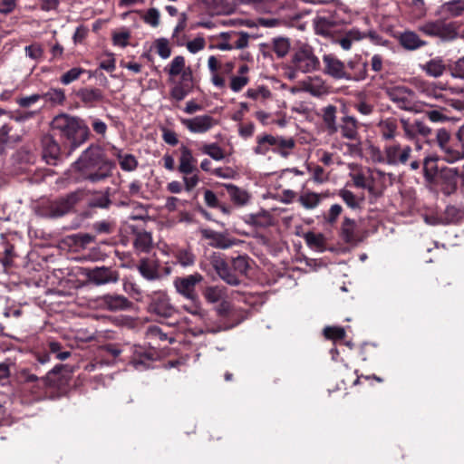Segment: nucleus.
<instances>
[{
  "instance_id": "f257e3e1",
  "label": "nucleus",
  "mask_w": 464,
  "mask_h": 464,
  "mask_svg": "<svg viewBox=\"0 0 464 464\" xmlns=\"http://www.w3.org/2000/svg\"><path fill=\"white\" fill-rule=\"evenodd\" d=\"M114 163L107 160L99 146H89L73 163L72 169L79 172L78 179L97 182L107 178Z\"/></svg>"
},
{
  "instance_id": "f03ea898",
  "label": "nucleus",
  "mask_w": 464,
  "mask_h": 464,
  "mask_svg": "<svg viewBox=\"0 0 464 464\" xmlns=\"http://www.w3.org/2000/svg\"><path fill=\"white\" fill-rule=\"evenodd\" d=\"M52 128L59 131L61 137L70 147L69 153L83 144L90 136L89 127L82 119L65 113L59 114L53 119Z\"/></svg>"
},
{
  "instance_id": "7ed1b4c3",
  "label": "nucleus",
  "mask_w": 464,
  "mask_h": 464,
  "mask_svg": "<svg viewBox=\"0 0 464 464\" xmlns=\"http://www.w3.org/2000/svg\"><path fill=\"white\" fill-rule=\"evenodd\" d=\"M290 64V70L286 74L291 80L295 78L296 72L309 73L320 68V61L314 54V48L301 42L293 50Z\"/></svg>"
},
{
  "instance_id": "20e7f679",
  "label": "nucleus",
  "mask_w": 464,
  "mask_h": 464,
  "mask_svg": "<svg viewBox=\"0 0 464 464\" xmlns=\"http://www.w3.org/2000/svg\"><path fill=\"white\" fill-rule=\"evenodd\" d=\"M214 39L217 43L211 44L209 49L219 51L242 50L248 46L250 34L243 31H229L220 33Z\"/></svg>"
},
{
  "instance_id": "39448f33",
  "label": "nucleus",
  "mask_w": 464,
  "mask_h": 464,
  "mask_svg": "<svg viewBox=\"0 0 464 464\" xmlns=\"http://www.w3.org/2000/svg\"><path fill=\"white\" fill-rule=\"evenodd\" d=\"M203 280V276L196 272L190 275L175 277L173 286L179 295L189 301H195L198 299L197 287Z\"/></svg>"
},
{
  "instance_id": "423d86ee",
  "label": "nucleus",
  "mask_w": 464,
  "mask_h": 464,
  "mask_svg": "<svg viewBox=\"0 0 464 464\" xmlns=\"http://www.w3.org/2000/svg\"><path fill=\"white\" fill-rule=\"evenodd\" d=\"M419 31L430 37H438L448 42L457 38L458 32L452 23H445L440 20L429 21L418 27Z\"/></svg>"
},
{
  "instance_id": "0eeeda50",
  "label": "nucleus",
  "mask_w": 464,
  "mask_h": 464,
  "mask_svg": "<svg viewBox=\"0 0 464 464\" xmlns=\"http://www.w3.org/2000/svg\"><path fill=\"white\" fill-rule=\"evenodd\" d=\"M150 299L149 312L162 318H169L176 313V308L165 291H154L148 295Z\"/></svg>"
},
{
  "instance_id": "6e6552de",
  "label": "nucleus",
  "mask_w": 464,
  "mask_h": 464,
  "mask_svg": "<svg viewBox=\"0 0 464 464\" xmlns=\"http://www.w3.org/2000/svg\"><path fill=\"white\" fill-rule=\"evenodd\" d=\"M420 92L426 97L433 99L439 102L446 105L458 108L456 102L449 99L447 93L454 94L457 92L455 88L448 87L446 84L440 82H423L420 87Z\"/></svg>"
},
{
  "instance_id": "1a4fd4ad",
  "label": "nucleus",
  "mask_w": 464,
  "mask_h": 464,
  "mask_svg": "<svg viewBox=\"0 0 464 464\" xmlns=\"http://www.w3.org/2000/svg\"><path fill=\"white\" fill-rule=\"evenodd\" d=\"M413 158V149L410 145L393 142L386 145V164L390 166L406 165Z\"/></svg>"
},
{
  "instance_id": "9d476101",
  "label": "nucleus",
  "mask_w": 464,
  "mask_h": 464,
  "mask_svg": "<svg viewBox=\"0 0 464 464\" xmlns=\"http://www.w3.org/2000/svg\"><path fill=\"white\" fill-rule=\"evenodd\" d=\"M82 195V192L75 191L68 194L63 198L50 202L48 205V212L46 213V216L49 218H56L67 214L81 199Z\"/></svg>"
},
{
  "instance_id": "9b49d317",
  "label": "nucleus",
  "mask_w": 464,
  "mask_h": 464,
  "mask_svg": "<svg viewBox=\"0 0 464 464\" xmlns=\"http://www.w3.org/2000/svg\"><path fill=\"white\" fill-rule=\"evenodd\" d=\"M324 74L335 80H345L349 78V72L346 70V65L343 62L338 59L333 53H325L323 55Z\"/></svg>"
},
{
  "instance_id": "f8f14e48",
  "label": "nucleus",
  "mask_w": 464,
  "mask_h": 464,
  "mask_svg": "<svg viewBox=\"0 0 464 464\" xmlns=\"http://www.w3.org/2000/svg\"><path fill=\"white\" fill-rule=\"evenodd\" d=\"M180 123L191 133H206L217 125V121L208 114L198 115L193 118H180Z\"/></svg>"
},
{
  "instance_id": "ddd939ff",
  "label": "nucleus",
  "mask_w": 464,
  "mask_h": 464,
  "mask_svg": "<svg viewBox=\"0 0 464 464\" xmlns=\"http://www.w3.org/2000/svg\"><path fill=\"white\" fill-rule=\"evenodd\" d=\"M400 121L404 132V137L409 140H414L418 136L427 138L432 132L431 128L422 121L416 120L411 122L408 119L401 118Z\"/></svg>"
},
{
  "instance_id": "4468645a",
  "label": "nucleus",
  "mask_w": 464,
  "mask_h": 464,
  "mask_svg": "<svg viewBox=\"0 0 464 464\" xmlns=\"http://www.w3.org/2000/svg\"><path fill=\"white\" fill-rule=\"evenodd\" d=\"M99 305L110 312L129 310L132 303L124 295L119 294H107L98 299Z\"/></svg>"
},
{
  "instance_id": "2eb2a0df",
  "label": "nucleus",
  "mask_w": 464,
  "mask_h": 464,
  "mask_svg": "<svg viewBox=\"0 0 464 464\" xmlns=\"http://www.w3.org/2000/svg\"><path fill=\"white\" fill-rule=\"evenodd\" d=\"M211 265L218 276L230 285H238L241 282L234 274L232 266H229L222 257L214 256L211 259Z\"/></svg>"
},
{
  "instance_id": "dca6fc26",
  "label": "nucleus",
  "mask_w": 464,
  "mask_h": 464,
  "mask_svg": "<svg viewBox=\"0 0 464 464\" xmlns=\"http://www.w3.org/2000/svg\"><path fill=\"white\" fill-rule=\"evenodd\" d=\"M179 150V171L183 175H190L194 172H198L197 160L194 158L191 150L185 145H182Z\"/></svg>"
},
{
  "instance_id": "f3484780",
  "label": "nucleus",
  "mask_w": 464,
  "mask_h": 464,
  "mask_svg": "<svg viewBox=\"0 0 464 464\" xmlns=\"http://www.w3.org/2000/svg\"><path fill=\"white\" fill-rule=\"evenodd\" d=\"M390 99L402 110L411 109L412 92L406 87H395L388 92Z\"/></svg>"
},
{
  "instance_id": "a211bd4d",
  "label": "nucleus",
  "mask_w": 464,
  "mask_h": 464,
  "mask_svg": "<svg viewBox=\"0 0 464 464\" xmlns=\"http://www.w3.org/2000/svg\"><path fill=\"white\" fill-rule=\"evenodd\" d=\"M268 144L271 146V150L280 154L282 157L286 158L289 156L290 151L295 147V140L292 138H284L281 136H273L268 134Z\"/></svg>"
},
{
  "instance_id": "6ab92c4d",
  "label": "nucleus",
  "mask_w": 464,
  "mask_h": 464,
  "mask_svg": "<svg viewBox=\"0 0 464 464\" xmlns=\"http://www.w3.org/2000/svg\"><path fill=\"white\" fill-rule=\"evenodd\" d=\"M347 67L351 70L349 72V78L345 81L360 82L367 77L368 63L363 61L361 56H355L347 62Z\"/></svg>"
},
{
  "instance_id": "aec40b11",
  "label": "nucleus",
  "mask_w": 464,
  "mask_h": 464,
  "mask_svg": "<svg viewBox=\"0 0 464 464\" xmlns=\"http://www.w3.org/2000/svg\"><path fill=\"white\" fill-rule=\"evenodd\" d=\"M88 276L90 281L97 285L115 283L118 280L117 272L104 266L92 269Z\"/></svg>"
},
{
  "instance_id": "412c9836",
  "label": "nucleus",
  "mask_w": 464,
  "mask_h": 464,
  "mask_svg": "<svg viewBox=\"0 0 464 464\" xmlns=\"http://www.w3.org/2000/svg\"><path fill=\"white\" fill-rule=\"evenodd\" d=\"M42 146L43 158L47 164L54 165L60 155L59 144L52 136L45 135L42 139Z\"/></svg>"
},
{
  "instance_id": "4be33fe9",
  "label": "nucleus",
  "mask_w": 464,
  "mask_h": 464,
  "mask_svg": "<svg viewBox=\"0 0 464 464\" xmlns=\"http://www.w3.org/2000/svg\"><path fill=\"white\" fill-rule=\"evenodd\" d=\"M303 87L305 92L315 97H320L329 92V86L325 81L319 76L309 78L307 81L304 82Z\"/></svg>"
},
{
  "instance_id": "5701e85b",
  "label": "nucleus",
  "mask_w": 464,
  "mask_h": 464,
  "mask_svg": "<svg viewBox=\"0 0 464 464\" xmlns=\"http://www.w3.org/2000/svg\"><path fill=\"white\" fill-rule=\"evenodd\" d=\"M138 270L142 277L149 281H154L160 277L159 265L153 259L142 258L138 265Z\"/></svg>"
},
{
  "instance_id": "b1692460",
  "label": "nucleus",
  "mask_w": 464,
  "mask_h": 464,
  "mask_svg": "<svg viewBox=\"0 0 464 464\" xmlns=\"http://www.w3.org/2000/svg\"><path fill=\"white\" fill-rule=\"evenodd\" d=\"M399 42L401 45L406 50H416L424 45L426 42L421 40L420 36L412 31H405L399 36Z\"/></svg>"
},
{
  "instance_id": "393cba45",
  "label": "nucleus",
  "mask_w": 464,
  "mask_h": 464,
  "mask_svg": "<svg viewBox=\"0 0 464 464\" xmlns=\"http://www.w3.org/2000/svg\"><path fill=\"white\" fill-rule=\"evenodd\" d=\"M377 127L382 138L385 140H393L397 136L398 123L393 118H386L380 121Z\"/></svg>"
},
{
  "instance_id": "a878e982",
  "label": "nucleus",
  "mask_w": 464,
  "mask_h": 464,
  "mask_svg": "<svg viewBox=\"0 0 464 464\" xmlns=\"http://www.w3.org/2000/svg\"><path fill=\"white\" fill-rule=\"evenodd\" d=\"M224 186L227 188L230 199L235 204L244 206L249 201L250 196L246 189L240 188L233 184H225Z\"/></svg>"
},
{
  "instance_id": "bb28decb",
  "label": "nucleus",
  "mask_w": 464,
  "mask_h": 464,
  "mask_svg": "<svg viewBox=\"0 0 464 464\" xmlns=\"http://www.w3.org/2000/svg\"><path fill=\"white\" fill-rule=\"evenodd\" d=\"M342 136L347 140H354L358 136L357 121L353 117L346 116L341 124Z\"/></svg>"
},
{
  "instance_id": "cd10ccee",
  "label": "nucleus",
  "mask_w": 464,
  "mask_h": 464,
  "mask_svg": "<svg viewBox=\"0 0 464 464\" xmlns=\"http://www.w3.org/2000/svg\"><path fill=\"white\" fill-rule=\"evenodd\" d=\"M270 48L278 58H283L289 53L291 49V43L286 37H275L270 42Z\"/></svg>"
},
{
  "instance_id": "c85d7f7f",
  "label": "nucleus",
  "mask_w": 464,
  "mask_h": 464,
  "mask_svg": "<svg viewBox=\"0 0 464 464\" xmlns=\"http://www.w3.org/2000/svg\"><path fill=\"white\" fill-rule=\"evenodd\" d=\"M336 108L328 105L323 110V120L329 134H334L338 130L336 123Z\"/></svg>"
},
{
  "instance_id": "c756f323",
  "label": "nucleus",
  "mask_w": 464,
  "mask_h": 464,
  "mask_svg": "<svg viewBox=\"0 0 464 464\" xmlns=\"http://www.w3.org/2000/svg\"><path fill=\"white\" fill-rule=\"evenodd\" d=\"M78 95L82 102L90 106H92L103 98L102 91L94 88L82 89L79 92Z\"/></svg>"
},
{
  "instance_id": "7c9ffc66",
  "label": "nucleus",
  "mask_w": 464,
  "mask_h": 464,
  "mask_svg": "<svg viewBox=\"0 0 464 464\" xmlns=\"http://www.w3.org/2000/svg\"><path fill=\"white\" fill-rule=\"evenodd\" d=\"M355 230V221L353 219L345 218L342 225L341 233L343 240L346 243H354L357 241Z\"/></svg>"
},
{
  "instance_id": "2f4dec72",
  "label": "nucleus",
  "mask_w": 464,
  "mask_h": 464,
  "mask_svg": "<svg viewBox=\"0 0 464 464\" xmlns=\"http://www.w3.org/2000/svg\"><path fill=\"white\" fill-rule=\"evenodd\" d=\"M435 140L441 152H447L449 155L453 153V151L449 149V144L451 142L453 139L447 129H438L436 131Z\"/></svg>"
},
{
  "instance_id": "473e14b6",
  "label": "nucleus",
  "mask_w": 464,
  "mask_h": 464,
  "mask_svg": "<svg viewBox=\"0 0 464 464\" xmlns=\"http://www.w3.org/2000/svg\"><path fill=\"white\" fill-rule=\"evenodd\" d=\"M231 266L236 274L237 277L240 279V276H246L250 265L249 258L246 256H237L232 258Z\"/></svg>"
},
{
  "instance_id": "72a5a7b5",
  "label": "nucleus",
  "mask_w": 464,
  "mask_h": 464,
  "mask_svg": "<svg viewBox=\"0 0 464 464\" xmlns=\"http://www.w3.org/2000/svg\"><path fill=\"white\" fill-rule=\"evenodd\" d=\"M441 10L450 16H459L464 13V0L449 1L441 5Z\"/></svg>"
},
{
  "instance_id": "f704fd0d",
  "label": "nucleus",
  "mask_w": 464,
  "mask_h": 464,
  "mask_svg": "<svg viewBox=\"0 0 464 464\" xmlns=\"http://www.w3.org/2000/svg\"><path fill=\"white\" fill-rule=\"evenodd\" d=\"M298 201L306 209L316 208L321 201V195L315 192L306 191L300 195Z\"/></svg>"
},
{
  "instance_id": "c9c22d12",
  "label": "nucleus",
  "mask_w": 464,
  "mask_h": 464,
  "mask_svg": "<svg viewBox=\"0 0 464 464\" xmlns=\"http://www.w3.org/2000/svg\"><path fill=\"white\" fill-rule=\"evenodd\" d=\"M437 158L428 155L422 160L424 177L428 181H431L437 173Z\"/></svg>"
},
{
  "instance_id": "e433bc0d",
  "label": "nucleus",
  "mask_w": 464,
  "mask_h": 464,
  "mask_svg": "<svg viewBox=\"0 0 464 464\" xmlns=\"http://www.w3.org/2000/svg\"><path fill=\"white\" fill-rule=\"evenodd\" d=\"M423 70L430 76L440 77L443 74L445 71V66L441 60L433 59L425 63V65L423 66Z\"/></svg>"
},
{
  "instance_id": "4c0bfd02",
  "label": "nucleus",
  "mask_w": 464,
  "mask_h": 464,
  "mask_svg": "<svg viewBox=\"0 0 464 464\" xmlns=\"http://www.w3.org/2000/svg\"><path fill=\"white\" fill-rule=\"evenodd\" d=\"M449 149L453 151L449 155L447 152H441L445 161L449 163H455L464 159V153L461 154V147L457 140H452L449 144Z\"/></svg>"
},
{
  "instance_id": "58836bf2",
  "label": "nucleus",
  "mask_w": 464,
  "mask_h": 464,
  "mask_svg": "<svg viewBox=\"0 0 464 464\" xmlns=\"http://www.w3.org/2000/svg\"><path fill=\"white\" fill-rule=\"evenodd\" d=\"M307 245L315 251L324 250V237L322 234L308 232L304 236Z\"/></svg>"
},
{
  "instance_id": "ea45409f",
  "label": "nucleus",
  "mask_w": 464,
  "mask_h": 464,
  "mask_svg": "<svg viewBox=\"0 0 464 464\" xmlns=\"http://www.w3.org/2000/svg\"><path fill=\"white\" fill-rule=\"evenodd\" d=\"M117 159L119 160L121 169L125 171H133L138 166V160L132 154L118 153Z\"/></svg>"
},
{
  "instance_id": "a19ab883",
  "label": "nucleus",
  "mask_w": 464,
  "mask_h": 464,
  "mask_svg": "<svg viewBox=\"0 0 464 464\" xmlns=\"http://www.w3.org/2000/svg\"><path fill=\"white\" fill-rule=\"evenodd\" d=\"M201 150L214 160H222L225 158V153L218 143L204 144Z\"/></svg>"
},
{
  "instance_id": "79ce46f5",
  "label": "nucleus",
  "mask_w": 464,
  "mask_h": 464,
  "mask_svg": "<svg viewBox=\"0 0 464 464\" xmlns=\"http://www.w3.org/2000/svg\"><path fill=\"white\" fill-rule=\"evenodd\" d=\"M334 24L324 17H320L315 21V32L323 36H330L334 32Z\"/></svg>"
},
{
  "instance_id": "37998d69",
  "label": "nucleus",
  "mask_w": 464,
  "mask_h": 464,
  "mask_svg": "<svg viewBox=\"0 0 464 464\" xmlns=\"http://www.w3.org/2000/svg\"><path fill=\"white\" fill-rule=\"evenodd\" d=\"M224 295L225 292L223 288L219 286H208L204 293L205 299L211 304L219 302Z\"/></svg>"
},
{
  "instance_id": "c03bdc74",
  "label": "nucleus",
  "mask_w": 464,
  "mask_h": 464,
  "mask_svg": "<svg viewBox=\"0 0 464 464\" xmlns=\"http://www.w3.org/2000/svg\"><path fill=\"white\" fill-rule=\"evenodd\" d=\"M246 96L255 101L263 102L271 96V92L267 88L264 86H259L255 89H248L246 92Z\"/></svg>"
},
{
  "instance_id": "a18cd8bd",
  "label": "nucleus",
  "mask_w": 464,
  "mask_h": 464,
  "mask_svg": "<svg viewBox=\"0 0 464 464\" xmlns=\"http://www.w3.org/2000/svg\"><path fill=\"white\" fill-rule=\"evenodd\" d=\"M249 82L247 75H232L230 77L229 87L233 92H241Z\"/></svg>"
},
{
  "instance_id": "49530a36",
  "label": "nucleus",
  "mask_w": 464,
  "mask_h": 464,
  "mask_svg": "<svg viewBox=\"0 0 464 464\" xmlns=\"http://www.w3.org/2000/svg\"><path fill=\"white\" fill-rule=\"evenodd\" d=\"M176 258L178 263L183 267L192 266L195 262V256L188 249L178 250Z\"/></svg>"
},
{
  "instance_id": "de8ad7c7",
  "label": "nucleus",
  "mask_w": 464,
  "mask_h": 464,
  "mask_svg": "<svg viewBox=\"0 0 464 464\" xmlns=\"http://www.w3.org/2000/svg\"><path fill=\"white\" fill-rule=\"evenodd\" d=\"M185 70V59L181 55L175 56L171 61L169 67L168 69L169 74L170 76H177Z\"/></svg>"
},
{
  "instance_id": "09e8293b",
  "label": "nucleus",
  "mask_w": 464,
  "mask_h": 464,
  "mask_svg": "<svg viewBox=\"0 0 464 464\" xmlns=\"http://www.w3.org/2000/svg\"><path fill=\"white\" fill-rule=\"evenodd\" d=\"M155 47L157 50V53L162 59H168L171 54V49L169 47V43L166 38H159L155 41Z\"/></svg>"
},
{
  "instance_id": "8fccbe9b",
  "label": "nucleus",
  "mask_w": 464,
  "mask_h": 464,
  "mask_svg": "<svg viewBox=\"0 0 464 464\" xmlns=\"http://www.w3.org/2000/svg\"><path fill=\"white\" fill-rule=\"evenodd\" d=\"M44 98L52 103L60 104L64 99V92L62 89H51L44 94Z\"/></svg>"
},
{
  "instance_id": "3c124183",
  "label": "nucleus",
  "mask_w": 464,
  "mask_h": 464,
  "mask_svg": "<svg viewBox=\"0 0 464 464\" xmlns=\"http://www.w3.org/2000/svg\"><path fill=\"white\" fill-rule=\"evenodd\" d=\"M324 334L327 339L342 340L345 336V331L343 327L327 326L324 329Z\"/></svg>"
},
{
  "instance_id": "603ef678",
  "label": "nucleus",
  "mask_w": 464,
  "mask_h": 464,
  "mask_svg": "<svg viewBox=\"0 0 464 464\" xmlns=\"http://www.w3.org/2000/svg\"><path fill=\"white\" fill-rule=\"evenodd\" d=\"M84 70L82 68L74 67L66 72L61 77V82L64 85H68L71 82L76 81L82 73H83Z\"/></svg>"
},
{
  "instance_id": "864d4df0",
  "label": "nucleus",
  "mask_w": 464,
  "mask_h": 464,
  "mask_svg": "<svg viewBox=\"0 0 464 464\" xmlns=\"http://www.w3.org/2000/svg\"><path fill=\"white\" fill-rule=\"evenodd\" d=\"M268 134L257 136L256 138V146L254 149L256 154L266 155L269 150H271V146L268 144Z\"/></svg>"
},
{
  "instance_id": "5fc2aeb1",
  "label": "nucleus",
  "mask_w": 464,
  "mask_h": 464,
  "mask_svg": "<svg viewBox=\"0 0 464 464\" xmlns=\"http://www.w3.org/2000/svg\"><path fill=\"white\" fill-rule=\"evenodd\" d=\"M339 195L343 198V200L346 203V205L348 207H350L351 208H359L360 201L352 191L347 190V189H342L340 191Z\"/></svg>"
},
{
  "instance_id": "6e6d98bb",
  "label": "nucleus",
  "mask_w": 464,
  "mask_h": 464,
  "mask_svg": "<svg viewBox=\"0 0 464 464\" xmlns=\"http://www.w3.org/2000/svg\"><path fill=\"white\" fill-rule=\"evenodd\" d=\"M192 89H190L188 86H184L181 84L177 83L170 91V96L177 100V101H182L185 99L187 95L191 92Z\"/></svg>"
},
{
  "instance_id": "4d7b16f0",
  "label": "nucleus",
  "mask_w": 464,
  "mask_h": 464,
  "mask_svg": "<svg viewBox=\"0 0 464 464\" xmlns=\"http://www.w3.org/2000/svg\"><path fill=\"white\" fill-rule=\"evenodd\" d=\"M186 46L189 53L195 54L205 48L206 41L203 37L198 36L193 40L188 41Z\"/></svg>"
},
{
  "instance_id": "13d9d810",
  "label": "nucleus",
  "mask_w": 464,
  "mask_h": 464,
  "mask_svg": "<svg viewBox=\"0 0 464 464\" xmlns=\"http://www.w3.org/2000/svg\"><path fill=\"white\" fill-rule=\"evenodd\" d=\"M369 152L374 162L386 164V146L384 147L383 151L376 146H370Z\"/></svg>"
},
{
  "instance_id": "bf43d9fd",
  "label": "nucleus",
  "mask_w": 464,
  "mask_h": 464,
  "mask_svg": "<svg viewBox=\"0 0 464 464\" xmlns=\"http://www.w3.org/2000/svg\"><path fill=\"white\" fill-rule=\"evenodd\" d=\"M111 204V200L109 198V196L108 194H97L96 196H94L91 202H90V205L92 207H94V208H106L110 206Z\"/></svg>"
},
{
  "instance_id": "052dcab7",
  "label": "nucleus",
  "mask_w": 464,
  "mask_h": 464,
  "mask_svg": "<svg viewBox=\"0 0 464 464\" xmlns=\"http://www.w3.org/2000/svg\"><path fill=\"white\" fill-rule=\"evenodd\" d=\"M144 22L152 27H157L160 24V12L156 8H150L144 15Z\"/></svg>"
},
{
  "instance_id": "680f3d73",
  "label": "nucleus",
  "mask_w": 464,
  "mask_h": 464,
  "mask_svg": "<svg viewBox=\"0 0 464 464\" xmlns=\"http://www.w3.org/2000/svg\"><path fill=\"white\" fill-rule=\"evenodd\" d=\"M182 309L192 315L198 316L200 318H203V316H204V311L202 310V308L200 306L198 299L195 300V301H191L190 304H184L182 306Z\"/></svg>"
},
{
  "instance_id": "e2e57ef3",
  "label": "nucleus",
  "mask_w": 464,
  "mask_h": 464,
  "mask_svg": "<svg viewBox=\"0 0 464 464\" xmlns=\"http://www.w3.org/2000/svg\"><path fill=\"white\" fill-rule=\"evenodd\" d=\"M26 56L33 60H40L44 54V49L39 44H31L24 48Z\"/></svg>"
},
{
  "instance_id": "0e129e2a",
  "label": "nucleus",
  "mask_w": 464,
  "mask_h": 464,
  "mask_svg": "<svg viewBox=\"0 0 464 464\" xmlns=\"http://www.w3.org/2000/svg\"><path fill=\"white\" fill-rule=\"evenodd\" d=\"M130 34L129 31L123 30L113 34V44L120 47H126Z\"/></svg>"
},
{
  "instance_id": "69168bd1",
  "label": "nucleus",
  "mask_w": 464,
  "mask_h": 464,
  "mask_svg": "<svg viewBox=\"0 0 464 464\" xmlns=\"http://www.w3.org/2000/svg\"><path fill=\"white\" fill-rule=\"evenodd\" d=\"M309 170L312 172V178L316 183H324L328 179V175L320 166H316L314 169H309Z\"/></svg>"
},
{
  "instance_id": "338daca9",
  "label": "nucleus",
  "mask_w": 464,
  "mask_h": 464,
  "mask_svg": "<svg viewBox=\"0 0 464 464\" xmlns=\"http://www.w3.org/2000/svg\"><path fill=\"white\" fill-rule=\"evenodd\" d=\"M150 244H151V237L149 234H146V233L139 235L135 241L136 247L142 251L148 250Z\"/></svg>"
},
{
  "instance_id": "774afa93",
  "label": "nucleus",
  "mask_w": 464,
  "mask_h": 464,
  "mask_svg": "<svg viewBox=\"0 0 464 464\" xmlns=\"http://www.w3.org/2000/svg\"><path fill=\"white\" fill-rule=\"evenodd\" d=\"M342 207L338 204H334L333 205L327 215L325 216V220L329 223V224H334L335 223V221L337 220L338 217L340 216V214L342 213Z\"/></svg>"
}]
</instances>
